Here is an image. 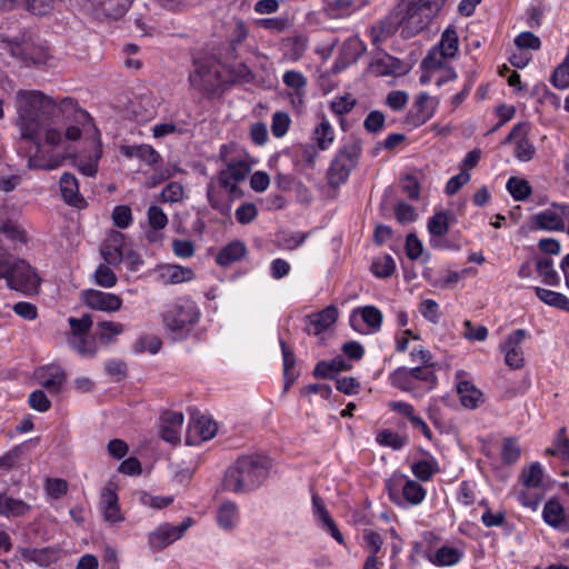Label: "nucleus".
Wrapping results in <instances>:
<instances>
[{
  "label": "nucleus",
  "instance_id": "nucleus-29",
  "mask_svg": "<svg viewBox=\"0 0 569 569\" xmlns=\"http://www.w3.org/2000/svg\"><path fill=\"white\" fill-rule=\"evenodd\" d=\"M246 246L241 241H232L223 247L217 254L216 261L220 266H229L239 261L246 254Z\"/></svg>",
  "mask_w": 569,
  "mask_h": 569
},
{
  "label": "nucleus",
  "instance_id": "nucleus-25",
  "mask_svg": "<svg viewBox=\"0 0 569 569\" xmlns=\"http://www.w3.org/2000/svg\"><path fill=\"white\" fill-rule=\"evenodd\" d=\"M72 116H80V112L68 111L64 114L59 113L58 117L51 118L49 121H44V126L42 127L41 132L44 133L46 142L51 146H58L62 142V132L57 129L54 126L59 123H67L68 119Z\"/></svg>",
  "mask_w": 569,
  "mask_h": 569
},
{
  "label": "nucleus",
  "instance_id": "nucleus-49",
  "mask_svg": "<svg viewBox=\"0 0 569 569\" xmlns=\"http://www.w3.org/2000/svg\"><path fill=\"white\" fill-rule=\"evenodd\" d=\"M428 230L433 237L445 236L449 230L447 213L443 211L435 213L428 222Z\"/></svg>",
  "mask_w": 569,
  "mask_h": 569
},
{
  "label": "nucleus",
  "instance_id": "nucleus-19",
  "mask_svg": "<svg viewBox=\"0 0 569 569\" xmlns=\"http://www.w3.org/2000/svg\"><path fill=\"white\" fill-rule=\"evenodd\" d=\"M370 0H329L325 4V12L331 19L350 17L368 6Z\"/></svg>",
  "mask_w": 569,
  "mask_h": 569
},
{
  "label": "nucleus",
  "instance_id": "nucleus-61",
  "mask_svg": "<svg viewBox=\"0 0 569 569\" xmlns=\"http://www.w3.org/2000/svg\"><path fill=\"white\" fill-rule=\"evenodd\" d=\"M395 214L397 220L402 224L413 222L418 217L413 207L405 202H398L396 204Z\"/></svg>",
  "mask_w": 569,
  "mask_h": 569
},
{
  "label": "nucleus",
  "instance_id": "nucleus-17",
  "mask_svg": "<svg viewBox=\"0 0 569 569\" xmlns=\"http://www.w3.org/2000/svg\"><path fill=\"white\" fill-rule=\"evenodd\" d=\"M338 309L335 306H328L318 313L308 316L306 331L309 335L318 336L330 328L338 319Z\"/></svg>",
  "mask_w": 569,
  "mask_h": 569
},
{
  "label": "nucleus",
  "instance_id": "nucleus-54",
  "mask_svg": "<svg viewBox=\"0 0 569 569\" xmlns=\"http://www.w3.org/2000/svg\"><path fill=\"white\" fill-rule=\"evenodd\" d=\"M94 279L96 283L103 288H112L117 283V276L107 264L97 268Z\"/></svg>",
  "mask_w": 569,
  "mask_h": 569
},
{
  "label": "nucleus",
  "instance_id": "nucleus-57",
  "mask_svg": "<svg viewBox=\"0 0 569 569\" xmlns=\"http://www.w3.org/2000/svg\"><path fill=\"white\" fill-rule=\"evenodd\" d=\"M307 239V233L303 232H282L279 236V243L282 248L295 250L300 247Z\"/></svg>",
  "mask_w": 569,
  "mask_h": 569
},
{
  "label": "nucleus",
  "instance_id": "nucleus-8",
  "mask_svg": "<svg viewBox=\"0 0 569 569\" xmlns=\"http://www.w3.org/2000/svg\"><path fill=\"white\" fill-rule=\"evenodd\" d=\"M458 50L459 38L457 31L449 27L442 32L439 43L432 47L422 60L421 67L430 71L437 70L443 66L447 59L456 57Z\"/></svg>",
  "mask_w": 569,
  "mask_h": 569
},
{
  "label": "nucleus",
  "instance_id": "nucleus-41",
  "mask_svg": "<svg viewBox=\"0 0 569 569\" xmlns=\"http://www.w3.org/2000/svg\"><path fill=\"white\" fill-rule=\"evenodd\" d=\"M506 188L516 201L526 200L532 192L529 182L517 177L509 178Z\"/></svg>",
  "mask_w": 569,
  "mask_h": 569
},
{
  "label": "nucleus",
  "instance_id": "nucleus-45",
  "mask_svg": "<svg viewBox=\"0 0 569 569\" xmlns=\"http://www.w3.org/2000/svg\"><path fill=\"white\" fill-rule=\"evenodd\" d=\"M438 470V463L435 459L419 460L411 465L413 476L420 481H428Z\"/></svg>",
  "mask_w": 569,
  "mask_h": 569
},
{
  "label": "nucleus",
  "instance_id": "nucleus-7",
  "mask_svg": "<svg viewBox=\"0 0 569 569\" xmlns=\"http://www.w3.org/2000/svg\"><path fill=\"white\" fill-rule=\"evenodd\" d=\"M198 318L199 312L193 303H176L163 313V323L173 339H178L191 330Z\"/></svg>",
  "mask_w": 569,
  "mask_h": 569
},
{
  "label": "nucleus",
  "instance_id": "nucleus-9",
  "mask_svg": "<svg viewBox=\"0 0 569 569\" xmlns=\"http://www.w3.org/2000/svg\"><path fill=\"white\" fill-rule=\"evenodd\" d=\"M220 158L226 161L227 168L219 172V183L226 188L231 196L238 191L236 183L247 178L250 172V166L243 157L228 159V147L222 146Z\"/></svg>",
  "mask_w": 569,
  "mask_h": 569
},
{
  "label": "nucleus",
  "instance_id": "nucleus-50",
  "mask_svg": "<svg viewBox=\"0 0 569 569\" xmlns=\"http://www.w3.org/2000/svg\"><path fill=\"white\" fill-rule=\"evenodd\" d=\"M537 271L539 276L543 278L545 283L549 286H557L559 283L558 273L553 269L552 261L550 259L538 260Z\"/></svg>",
  "mask_w": 569,
  "mask_h": 569
},
{
  "label": "nucleus",
  "instance_id": "nucleus-40",
  "mask_svg": "<svg viewBox=\"0 0 569 569\" xmlns=\"http://www.w3.org/2000/svg\"><path fill=\"white\" fill-rule=\"evenodd\" d=\"M543 471L539 462H533L523 468L520 475L522 485L526 488L537 489L541 486Z\"/></svg>",
  "mask_w": 569,
  "mask_h": 569
},
{
  "label": "nucleus",
  "instance_id": "nucleus-62",
  "mask_svg": "<svg viewBox=\"0 0 569 569\" xmlns=\"http://www.w3.org/2000/svg\"><path fill=\"white\" fill-rule=\"evenodd\" d=\"M392 385L402 389L410 390L412 388V379L407 368H399L391 375Z\"/></svg>",
  "mask_w": 569,
  "mask_h": 569
},
{
  "label": "nucleus",
  "instance_id": "nucleus-30",
  "mask_svg": "<svg viewBox=\"0 0 569 569\" xmlns=\"http://www.w3.org/2000/svg\"><path fill=\"white\" fill-rule=\"evenodd\" d=\"M535 228L548 231H562L565 230L563 218L551 211L546 210L535 216Z\"/></svg>",
  "mask_w": 569,
  "mask_h": 569
},
{
  "label": "nucleus",
  "instance_id": "nucleus-55",
  "mask_svg": "<svg viewBox=\"0 0 569 569\" xmlns=\"http://www.w3.org/2000/svg\"><path fill=\"white\" fill-rule=\"evenodd\" d=\"M377 441L381 446L390 447L395 450L401 449L406 445V438L390 430H383L378 433Z\"/></svg>",
  "mask_w": 569,
  "mask_h": 569
},
{
  "label": "nucleus",
  "instance_id": "nucleus-53",
  "mask_svg": "<svg viewBox=\"0 0 569 569\" xmlns=\"http://www.w3.org/2000/svg\"><path fill=\"white\" fill-rule=\"evenodd\" d=\"M291 119L287 112L278 111L272 116L271 132L274 137H283L290 126Z\"/></svg>",
  "mask_w": 569,
  "mask_h": 569
},
{
  "label": "nucleus",
  "instance_id": "nucleus-39",
  "mask_svg": "<svg viewBox=\"0 0 569 569\" xmlns=\"http://www.w3.org/2000/svg\"><path fill=\"white\" fill-rule=\"evenodd\" d=\"M68 343L82 357H93L98 351L94 338L89 335L79 338H68Z\"/></svg>",
  "mask_w": 569,
  "mask_h": 569
},
{
  "label": "nucleus",
  "instance_id": "nucleus-31",
  "mask_svg": "<svg viewBox=\"0 0 569 569\" xmlns=\"http://www.w3.org/2000/svg\"><path fill=\"white\" fill-rule=\"evenodd\" d=\"M545 521L553 527L563 529L566 520V512L561 503L556 499H550L546 502L542 512Z\"/></svg>",
  "mask_w": 569,
  "mask_h": 569
},
{
  "label": "nucleus",
  "instance_id": "nucleus-60",
  "mask_svg": "<svg viewBox=\"0 0 569 569\" xmlns=\"http://www.w3.org/2000/svg\"><path fill=\"white\" fill-rule=\"evenodd\" d=\"M28 402L32 409L39 412H46L51 407V401L48 399L43 390H36L31 392Z\"/></svg>",
  "mask_w": 569,
  "mask_h": 569
},
{
  "label": "nucleus",
  "instance_id": "nucleus-16",
  "mask_svg": "<svg viewBox=\"0 0 569 569\" xmlns=\"http://www.w3.org/2000/svg\"><path fill=\"white\" fill-rule=\"evenodd\" d=\"M124 234L112 230L107 236L102 247L101 256L108 264L117 266L123 259Z\"/></svg>",
  "mask_w": 569,
  "mask_h": 569
},
{
  "label": "nucleus",
  "instance_id": "nucleus-36",
  "mask_svg": "<svg viewBox=\"0 0 569 569\" xmlns=\"http://www.w3.org/2000/svg\"><path fill=\"white\" fill-rule=\"evenodd\" d=\"M148 222L152 230L147 232V238L153 242L158 239L157 231L168 224V217L160 207L151 206L148 209Z\"/></svg>",
  "mask_w": 569,
  "mask_h": 569
},
{
  "label": "nucleus",
  "instance_id": "nucleus-63",
  "mask_svg": "<svg viewBox=\"0 0 569 569\" xmlns=\"http://www.w3.org/2000/svg\"><path fill=\"white\" fill-rule=\"evenodd\" d=\"M515 44L519 49H532L538 50L541 46L540 39L535 36L532 32L526 31L521 32L517 38L515 39Z\"/></svg>",
  "mask_w": 569,
  "mask_h": 569
},
{
  "label": "nucleus",
  "instance_id": "nucleus-23",
  "mask_svg": "<svg viewBox=\"0 0 569 569\" xmlns=\"http://www.w3.org/2000/svg\"><path fill=\"white\" fill-rule=\"evenodd\" d=\"M20 556L23 560L36 562L39 566L47 567L59 559V550L52 547L41 549L19 548Z\"/></svg>",
  "mask_w": 569,
  "mask_h": 569
},
{
  "label": "nucleus",
  "instance_id": "nucleus-33",
  "mask_svg": "<svg viewBox=\"0 0 569 569\" xmlns=\"http://www.w3.org/2000/svg\"><path fill=\"white\" fill-rule=\"evenodd\" d=\"M312 139L321 150H326L332 144L335 140V130L327 118H321L319 124L312 132Z\"/></svg>",
  "mask_w": 569,
  "mask_h": 569
},
{
  "label": "nucleus",
  "instance_id": "nucleus-56",
  "mask_svg": "<svg viewBox=\"0 0 569 569\" xmlns=\"http://www.w3.org/2000/svg\"><path fill=\"white\" fill-rule=\"evenodd\" d=\"M501 457L506 463H515L520 457V447L518 446L516 439L508 438L505 439L501 448Z\"/></svg>",
  "mask_w": 569,
  "mask_h": 569
},
{
  "label": "nucleus",
  "instance_id": "nucleus-15",
  "mask_svg": "<svg viewBox=\"0 0 569 569\" xmlns=\"http://www.w3.org/2000/svg\"><path fill=\"white\" fill-rule=\"evenodd\" d=\"M217 425L206 416L192 418L189 422L186 436L188 445H194L198 441H206L214 437Z\"/></svg>",
  "mask_w": 569,
  "mask_h": 569
},
{
  "label": "nucleus",
  "instance_id": "nucleus-48",
  "mask_svg": "<svg viewBox=\"0 0 569 569\" xmlns=\"http://www.w3.org/2000/svg\"><path fill=\"white\" fill-rule=\"evenodd\" d=\"M396 269L395 260L391 256L385 254L371 264V271L379 278L390 277Z\"/></svg>",
  "mask_w": 569,
  "mask_h": 569
},
{
  "label": "nucleus",
  "instance_id": "nucleus-26",
  "mask_svg": "<svg viewBox=\"0 0 569 569\" xmlns=\"http://www.w3.org/2000/svg\"><path fill=\"white\" fill-rule=\"evenodd\" d=\"M457 392L461 405L467 409H476L483 402L482 392L467 380L457 382Z\"/></svg>",
  "mask_w": 569,
  "mask_h": 569
},
{
  "label": "nucleus",
  "instance_id": "nucleus-27",
  "mask_svg": "<svg viewBox=\"0 0 569 569\" xmlns=\"http://www.w3.org/2000/svg\"><path fill=\"white\" fill-rule=\"evenodd\" d=\"M159 278L163 283H181L194 278L190 268L178 264H164L159 268Z\"/></svg>",
  "mask_w": 569,
  "mask_h": 569
},
{
  "label": "nucleus",
  "instance_id": "nucleus-64",
  "mask_svg": "<svg viewBox=\"0 0 569 569\" xmlns=\"http://www.w3.org/2000/svg\"><path fill=\"white\" fill-rule=\"evenodd\" d=\"M112 219L117 227L127 228L132 221L131 209L128 206H117L113 209Z\"/></svg>",
  "mask_w": 569,
  "mask_h": 569
},
{
  "label": "nucleus",
  "instance_id": "nucleus-42",
  "mask_svg": "<svg viewBox=\"0 0 569 569\" xmlns=\"http://www.w3.org/2000/svg\"><path fill=\"white\" fill-rule=\"evenodd\" d=\"M282 80L287 87L295 90L296 97L299 99V103L303 104L302 90L305 89V87L307 84L306 77L299 71L289 70L283 74Z\"/></svg>",
  "mask_w": 569,
  "mask_h": 569
},
{
  "label": "nucleus",
  "instance_id": "nucleus-46",
  "mask_svg": "<svg viewBox=\"0 0 569 569\" xmlns=\"http://www.w3.org/2000/svg\"><path fill=\"white\" fill-rule=\"evenodd\" d=\"M68 322L71 330L68 338H79L89 335L93 323L91 316L88 313L83 315L81 318L71 317L68 319Z\"/></svg>",
  "mask_w": 569,
  "mask_h": 569
},
{
  "label": "nucleus",
  "instance_id": "nucleus-2",
  "mask_svg": "<svg viewBox=\"0 0 569 569\" xmlns=\"http://www.w3.org/2000/svg\"><path fill=\"white\" fill-rule=\"evenodd\" d=\"M268 461L262 457L244 456L239 458L224 473V490L241 493L259 487L268 477Z\"/></svg>",
  "mask_w": 569,
  "mask_h": 569
},
{
  "label": "nucleus",
  "instance_id": "nucleus-4",
  "mask_svg": "<svg viewBox=\"0 0 569 569\" xmlns=\"http://www.w3.org/2000/svg\"><path fill=\"white\" fill-rule=\"evenodd\" d=\"M0 279H6L10 289L26 295L38 293L40 278L31 266L10 253H0Z\"/></svg>",
  "mask_w": 569,
  "mask_h": 569
},
{
  "label": "nucleus",
  "instance_id": "nucleus-10",
  "mask_svg": "<svg viewBox=\"0 0 569 569\" xmlns=\"http://www.w3.org/2000/svg\"><path fill=\"white\" fill-rule=\"evenodd\" d=\"M401 473H395L391 478L386 481V489L388 491L389 498L396 502L400 503L401 497L399 496V489L402 490L403 499L410 505H419L426 497L425 488L417 481L406 479Z\"/></svg>",
  "mask_w": 569,
  "mask_h": 569
},
{
  "label": "nucleus",
  "instance_id": "nucleus-37",
  "mask_svg": "<svg viewBox=\"0 0 569 569\" xmlns=\"http://www.w3.org/2000/svg\"><path fill=\"white\" fill-rule=\"evenodd\" d=\"M238 517L237 505L234 502L227 501L220 506L217 515V521L222 529L231 530L234 528Z\"/></svg>",
  "mask_w": 569,
  "mask_h": 569
},
{
  "label": "nucleus",
  "instance_id": "nucleus-6",
  "mask_svg": "<svg viewBox=\"0 0 569 569\" xmlns=\"http://www.w3.org/2000/svg\"><path fill=\"white\" fill-rule=\"evenodd\" d=\"M361 146L358 140L345 144L336 154L328 171V182L332 187L343 184L358 163Z\"/></svg>",
  "mask_w": 569,
  "mask_h": 569
},
{
  "label": "nucleus",
  "instance_id": "nucleus-47",
  "mask_svg": "<svg viewBox=\"0 0 569 569\" xmlns=\"http://www.w3.org/2000/svg\"><path fill=\"white\" fill-rule=\"evenodd\" d=\"M460 558L461 553L458 549L443 546L436 551L432 562L438 566H452L459 562Z\"/></svg>",
  "mask_w": 569,
  "mask_h": 569
},
{
  "label": "nucleus",
  "instance_id": "nucleus-18",
  "mask_svg": "<svg viewBox=\"0 0 569 569\" xmlns=\"http://www.w3.org/2000/svg\"><path fill=\"white\" fill-rule=\"evenodd\" d=\"M183 425V415L176 411H167L160 421V437L170 443L180 442V433Z\"/></svg>",
  "mask_w": 569,
  "mask_h": 569
},
{
  "label": "nucleus",
  "instance_id": "nucleus-58",
  "mask_svg": "<svg viewBox=\"0 0 569 569\" xmlns=\"http://www.w3.org/2000/svg\"><path fill=\"white\" fill-rule=\"evenodd\" d=\"M0 232L6 234V237L12 241L26 242V232L24 230L13 221H4L0 226Z\"/></svg>",
  "mask_w": 569,
  "mask_h": 569
},
{
  "label": "nucleus",
  "instance_id": "nucleus-38",
  "mask_svg": "<svg viewBox=\"0 0 569 569\" xmlns=\"http://www.w3.org/2000/svg\"><path fill=\"white\" fill-rule=\"evenodd\" d=\"M535 290L537 297L546 305L569 312V298H567L565 295L540 287H537Z\"/></svg>",
  "mask_w": 569,
  "mask_h": 569
},
{
  "label": "nucleus",
  "instance_id": "nucleus-59",
  "mask_svg": "<svg viewBox=\"0 0 569 569\" xmlns=\"http://www.w3.org/2000/svg\"><path fill=\"white\" fill-rule=\"evenodd\" d=\"M236 219L241 224L252 222L258 216V209L252 202L242 203L234 212Z\"/></svg>",
  "mask_w": 569,
  "mask_h": 569
},
{
  "label": "nucleus",
  "instance_id": "nucleus-52",
  "mask_svg": "<svg viewBox=\"0 0 569 569\" xmlns=\"http://www.w3.org/2000/svg\"><path fill=\"white\" fill-rule=\"evenodd\" d=\"M362 320L372 330H378L382 322L381 311L373 306H366L359 309Z\"/></svg>",
  "mask_w": 569,
  "mask_h": 569
},
{
  "label": "nucleus",
  "instance_id": "nucleus-28",
  "mask_svg": "<svg viewBox=\"0 0 569 569\" xmlns=\"http://www.w3.org/2000/svg\"><path fill=\"white\" fill-rule=\"evenodd\" d=\"M30 510V506L21 500L0 492V515L6 517H21Z\"/></svg>",
  "mask_w": 569,
  "mask_h": 569
},
{
  "label": "nucleus",
  "instance_id": "nucleus-44",
  "mask_svg": "<svg viewBox=\"0 0 569 569\" xmlns=\"http://www.w3.org/2000/svg\"><path fill=\"white\" fill-rule=\"evenodd\" d=\"M366 46L359 38H349L342 46V54L348 63L356 62L366 52Z\"/></svg>",
  "mask_w": 569,
  "mask_h": 569
},
{
  "label": "nucleus",
  "instance_id": "nucleus-13",
  "mask_svg": "<svg viewBox=\"0 0 569 569\" xmlns=\"http://www.w3.org/2000/svg\"><path fill=\"white\" fill-rule=\"evenodd\" d=\"M437 106L438 101L427 92L419 93L408 112L406 122L412 127L422 126L433 116Z\"/></svg>",
  "mask_w": 569,
  "mask_h": 569
},
{
  "label": "nucleus",
  "instance_id": "nucleus-51",
  "mask_svg": "<svg viewBox=\"0 0 569 569\" xmlns=\"http://www.w3.org/2000/svg\"><path fill=\"white\" fill-rule=\"evenodd\" d=\"M551 82L558 89L569 87V57H566L562 63L556 68L551 77Z\"/></svg>",
  "mask_w": 569,
  "mask_h": 569
},
{
  "label": "nucleus",
  "instance_id": "nucleus-1",
  "mask_svg": "<svg viewBox=\"0 0 569 569\" xmlns=\"http://www.w3.org/2000/svg\"><path fill=\"white\" fill-rule=\"evenodd\" d=\"M18 120L17 126L20 129L21 138L34 141L44 121L58 117L59 113L64 114L68 111L81 113V118L88 114L71 98H64L57 103L50 97L44 96L40 91H19L17 94Z\"/></svg>",
  "mask_w": 569,
  "mask_h": 569
},
{
  "label": "nucleus",
  "instance_id": "nucleus-43",
  "mask_svg": "<svg viewBox=\"0 0 569 569\" xmlns=\"http://www.w3.org/2000/svg\"><path fill=\"white\" fill-rule=\"evenodd\" d=\"M123 326L113 321H101L97 325V337L103 345H108L113 337L122 333Z\"/></svg>",
  "mask_w": 569,
  "mask_h": 569
},
{
  "label": "nucleus",
  "instance_id": "nucleus-12",
  "mask_svg": "<svg viewBox=\"0 0 569 569\" xmlns=\"http://www.w3.org/2000/svg\"><path fill=\"white\" fill-rule=\"evenodd\" d=\"M192 525V519L187 518L178 526L162 525L149 535V545L153 550H161L180 539L184 531Z\"/></svg>",
  "mask_w": 569,
  "mask_h": 569
},
{
  "label": "nucleus",
  "instance_id": "nucleus-14",
  "mask_svg": "<svg viewBox=\"0 0 569 569\" xmlns=\"http://www.w3.org/2000/svg\"><path fill=\"white\" fill-rule=\"evenodd\" d=\"M81 298L90 309L104 312L118 311L122 306V299L119 296L96 289L84 290L81 293Z\"/></svg>",
  "mask_w": 569,
  "mask_h": 569
},
{
  "label": "nucleus",
  "instance_id": "nucleus-5",
  "mask_svg": "<svg viewBox=\"0 0 569 569\" xmlns=\"http://www.w3.org/2000/svg\"><path fill=\"white\" fill-rule=\"evenodd\" d=\"M194 69L189 74V82L196 90L211 94L222 84L221 66L212 58L194 59Z\"/></svg>",
  "mask_w": 569,
  "mask_h": 569
},
{
  "label": "nucleus",
  "instance_id": "nucleus-11",
  "mask_svg": "<svg viewBox=\"0 0 569 569\" xmlns=\"http://www.w3.org/2000/svg\"><path fill=\"white\" fill-rule=\"evenodd\" d=\"M527 337L525 329H517L506 338L500 346L501 352L505 353L506 365L511 369H520L525 366V357L521 345Z\"/></svg>",
  "mask_w": 569,
  "mask_h": 569
},
{
  "label": "nucleus",
  "instance_id": "nucleus-21",
  "mask_svg": "<svg viewBox=\"0 0 569 569\" xmlns=\"http://www.w3.org/2000/svg\"><path fill=\"white\" fill-rule=\"evenodd\" d=\"M41 386L51 393H58L66 382V372L60 367L48 366L37 371Z\"/></svg>",
  "mask_w": 569,
  "mask_h": 569
},
{
  "label": "nucleus",
  "instance_id": "nucleus-3",
  "mask_svg": "<svg viewBox=\"0 0 569 569\" xmlns=\"http://www.w3.org/2000/svg\"><path fill=\"white\" fill-rule=\"evenodd\" d=\"M445 0H401L392 12L393 23L401 29L403 38H411L421 31Z\"/></svg>",
  "mask_w": 569,
  "mask_h": 569
},
{
  "label": "nucleus",
  "instance_id": "nucleus-22",
  "mask_svg": "<svg viewBox=\"0 0 569 569\" xmlns=\"http://www.w3.org/2000/svg\"><path fill=\"white\" fill-rule=\"evenodd\" d=\"M59 184L61 196L68 204L78 208L86 204L84 199L79 193L78 180L72 173L64 172L60 178Z\"/></svg>",
  "mask_w": 569,
  "mask_h": 569
},
{
  "label": "nucleus",
  "instance_id": "nucleus-24",
  "mask_svg": "<svg viewBox=\"0 0 569 569\" xmlns=\"http://www.w3.org/2000/svg\"><path fill=\"white\" fill-rule=\"evenodd\" d=\"M402 61L388 53L378 54L370 63V70L378 77L401 73Z\"/></svg>",
  "mask_w": 569,
  "mask_h": 569
},
{
  "label": "nucleus",
  "instance_id": "nucleus-34",
  "mask_svg": "<svg viewBox=\"0 0 569 569\" xmlns=\"http://www.w3.org/2000/svg\"><path fill=\"white\" fill-rule=\"evenodd\" d=\"M280 347L282 351V358H283V378H284V386L283 390L288 391L289 388L293 385L296 381L298 373L295 371L296 366V357L293 352L286 346V343L280 340Z\"/></svg>",
  "mask_w": 569,
  "mask_h": 569
},
{
  "label": "nucleus",
  "instance_id": "nucleus-32",
  "mask_svg": "<svg viewBox=\"0 0 569 569\" xmlns=\"http://www.w3.org/2000/svg\"><path fill=\"white\" fill-rule=\"evenodd\" d=\"M122 152L127 157L139 158L150 166L156 164L160 159V154L149 144L124 146Z\"/></svg>",
  "mask_w": 569,
  "mask_h": 569
},
{
  "label": "nucleus",
  "instance_id": "nucleus-20",
  "mask_svg": "<svg viewBox=\"0 0 569 569\" xmlns=\"http://www.w3.org/2000/svg\"><path fill=\"white\" fill-rule=\"evenodd\" d=\"M100 506L103 519L107 522L113 525L123 520V516L121 515L118 503V495L112 485H108L103 488L101 492Z\"/></svg>",
  "mask_w": 569,
  "mask_h": 569
},
{
  "label": "nucleus",
  "instance_id": "nucleus-35",
  "mask_svg": "<svg viewBox=\"0 0 569 569\" xmlns=\"http://www.w3.org/2000/svg\"><path fill=\"white\" fill-rule=\"evenodd\" d=\"M545 453L547 456H556L569 463V438L567 437L566 428L562 427L558 430L552 446L547 448Z\"/></svg>",
  "mask_w": 569,
  "mask_h": 569
}]
</instances>
